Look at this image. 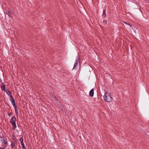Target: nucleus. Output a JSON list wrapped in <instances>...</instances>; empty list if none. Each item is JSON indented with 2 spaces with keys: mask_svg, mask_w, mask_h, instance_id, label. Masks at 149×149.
<instances>
[{
  "mask_svg": "<svg viewBox=\"0 0 149 149\" xmlns=\"http://www.w3.org/2000/svg\"><path fill=\"white\" fill-rule=\"evenodd\" d=\"M6 14L9 16V17H11L12 14L11 13L9 12H6Z\"/></svg>",
  "mask_w": 149,
  "mask_h": 149,
  "instance_id": "9b49d317",
  "label": "nucleus"
},
{
  "mask_svg": "<svg viewBox=\"0 0 149 149\" xmlns=\"http://www.w3.org/2000/svg\"><path fill=\"white\" fill-rule=\"evenodd\" d=\"M11 102H12V103L13 104V105L14 107L16 106L15 104V101L14 99L11 100Z\"/></svg>",
  "mask_w": 149,
  "mask_h": 149,
  "instance_id": "1a4fd4ad",
  "label": "nucleus"
},
{
  "mask_svg": "<svg viewBox=\"0 0 149 149\" xmlns=\"http://www.w3.org/2000/svg\"><path fill=\"white\" fill-rule=\"evenodd\" d=\"M103 24H106V22L105 21H103Z\"/></svg>",
  "mask_w": 149,
  "mask_h": 149,
  "instance_id": "a211bd4d",
  "label": "nucleus"
},
{
  "mask_svg": "<svg viewBox=\"0 0 149 149\" xmlns=\"http://www.w3.org/2000/svg\"><path fill=\"white\" fill-rule=\"evenodd\" d=\"M0 149H2V148L0 147Z\"/></svg>",
  "mask_w": 149,
  "mask_h": 149,
  "instance_id": "412c9836",
  "label": "nucleus"
},
{
  "mask_svg": "<svg viewBox=\"0 0 149 149\" xmlns=\"http://www.w3.org/2000/svg\"><path fill=\"white\" fill-rule=\"evenodd\" d=\"M20 141H21V143L22 144V147H24L25 146L24 143L23 142V139L22 138H21L20 139Z\"/></svg>",
  "mask_w": 149,
  "mask_h": 149,
  "instance_id": "6e6552de",
  "label": "nucleus"
},
{
  "mask_svg": "<svg viewBox=\"0 0 149 149\" xmlns=\"http://www.w3.org/2000/svg\"><path fill=\"white\" fill-rule=\"evenodd\" d=\"M1 88L2 90H4L5 91V90L6 89V86L5 84L3 83H2L1 86Z\"/></svg>",
  "mask_w": 149,
  "mask_h": 149,
  "instance_id": "0eeeda50",
  "label": "nucleus"
},
{
  "mask_svg": "<svg viewBox=\"0 0 149 149\" xmlns=\"http://www.w3.org/2000/svg\"><path fill=\"white\" fill-rule=\"evenodd\" d=\"M5 92H6V94L10 97V96L12 95V93L10 91L8 90H5Z\"/></svg>",
  "mask_w": 149,
  "mask_h": 149,
  "instance_id": "423d86ee",
  "label": "nucleus"
},
{
  "mask_svg": "<svg viewBox=\"0 0 149 149\" xmlns=\"http://www.w3.org/2000/svg\"><path fill=\"white\" fill-rule=\"evenodd\" d=\"M94 94V90L93 88L89 92L90 95L92 97L93 96Z\"/></svg>",
  "mask_w": 149,
  "mask_h": 149,
  "instance_id": "39448f33",
  "label": "nucleus"
},
{
  "mask_svg": "<svg viewBox=\"0 0 149 149\" xmlns=\"http://www.w3.org/2000/svg\"><path fill=\"white\" fill-rule=\"evenodd\" d=\"M16 119L15 116H13L12 117L10 121V123L13 125V129L15 130V128L17 127L16 123Z\"/></svg>",
  "mask_w": 149,
  "mask_h": 149,
  "instance_id": "f03ea898",
  "label": "nucleus"
},
{
  "mask_svg": "<svg viewBox=\"0 0 149 149\" xmlns=\"http://www.w3.org/2000/svg\"><path fill=\"white\" fill-rule=\"evenodd\" d=\"M10 100H13V99H14V98H13V96H12V95H11V96H10Z\"/></svg>",
  "mask_w": 149,
  "mask_h": 149,
  "instance_id": "4468645a",
  "label": "nucleus"
},
{
  "mask_svg": "<svg viewBox=\"0 0 149 149\" xmlns=\"http://www.w3.org/2000/svg\"><path fill=\"white\" fill-rule=\"evenodd\" d=\"M53 99H54V100H55V101H56L57 100V99H56V97L55 96H54L53 97Z\"/></svg>",
  "mask_w": 149,
  "mask_h": 149,
  "instance_id": "2eb2a0df",
  "label": "nucleus"
},
{
  "mask_svg": "<svg viewBox=\"0 0 149 149\" xmlns=\"http://www.w3.org/2000/svg\"><path fill=\"white\" fill-rule=\"evenodd\" d=\"M12 113H10L8 114V116H11L12 115Z\"/></svg>",
  "mask_w": 149,
  "mask_h": 149,
  "instance_id": "dca6fc26",
  "label": "nucleus"
},
{
  "mask_svg": "<svg viewBox=\"0 0 149 149\" xmlns=\"http://www.w3.org/2000/svg\"><path fill=\"white\" fill-rule=\"evenodd\" d=\"M104 98L105 101L107 102H110L112 101V98L109 93H106L104 95Z\"/></svg>",
  "mask_w": 149,
  "mask_h": 149,
  "instance_id": "f257e3e1",
  "label": "nucleus"
},
{
  "mask_svg": "<svg viewBox=\"0 0 149 149\" xmlns=\"http://www.w3.org/2000/svg\"><path fill=\"white\" fill-rule=\"evenodd\" d=\"M0 140L1 142L4 144H6L8 143L7 141H6L3 137H0Z\"/></svg>",
  "mask_w": 149,
  "mask_h": 149,
  "instance_id": "20e7f679",
  "label": "nucleus"
},
{
  "mask_svg": "<svg viewBox=\"0 0 149 149\" xmlns=\"http://www.w3.org/2000/svg\"><path fill=\"white\" fill-rule=\"evenodd\" d=\"M127 24L128 25H129V26H130V27H132V26L130 24H129V23H127Z\"/></svg>",
  "mask_w": 149,
  "mask_h": 149,
  "instance_id": "f3484780",
  "label": "nucleus"
},
{
  "mask_svg": "<svg viewBox=\"0 0 149 149\" xmlns=\"http://www.w3.org/2000/svg\"><path fill=\"white\" fill-rule=\"evenodd\" d=\"M11 145L12 148H14L15 146V144L14 143L12 142L11 143Z\"/></svg>",
  "mask_w": 149,
  "mask_h": 149,
  "instance_id": "ddd939ff",
  "label": "nucleus"
},
{
  "mask_svg": "<svg viewBox=\"0 0 149 149\" xmlns=\"http://www.w3.org/2000/svg\"><path fill=\"white\" fill-rule=\"evenodd\" d=\"M14 107V108H15V113H16L17 114L18 113V111L17 110V106H15V107Z\"/></svg>",
  "mask_w": 149,
  "mask_h": 149,
  "instance_id": "f8f14e48",
  "label": "nucleus"
},
{
  "mask_svg": "<svg viewBox=\"0 0 149 149\" xmlns=\"http://www.w3.org/2000/svg\"><path fill=\"white\" fill-rule=\"evenodd\" d=\"M102 15L104 17H105L106 16L105 9L103 10Z\"/></svg>",
  "mask_w": 149,
  "mask_h": 149,
  "instance_id": "9d476101",
  "label": "nucleus"
},
{
  "mask_svg": "<svg viewBox=\"0 0 149 149\" xmlns=\"http://www.w3.org/2000/svg\"><path fill=\"white\" fill-rule=\"evenodd\" d=\"M124 23L125 24H127V23L126 22H124Z\"/></svg>",
  "mask_w": 149,
  "mask_h": 149,
  "instance_id": "aec40b11",
  "label": "nucleus"
},
{
  "mask_svg": "<svg viewBox=\"0 0 149 149\" xmlns=\"http://www.w3.org/2000/svg\"><path fill=\"white\" fill-rule=\"evenodd\" d=\"M79 56H78L77 57L75 60V61L74 63V67L73 68L72 70H73L77 66V65L79 62Z\"/></svg>",
  "mask_w": 149,
  "mask_h": 149,
  "instance_id": "7ed1b4c3",
  "label": "nucleus"
},
{
  "mask_svg": "<svg viewBox=\"0 0 149 149\" xmlns=\"http://www.w3.org/2000/svg\"><path fill=\"white\" fill-rule=\"evenodd\" d=\"M22 148H23V149H26V148L25 146L24 147H22Z\"/></svg>",
  "mask_w": 149,
  "mask_h": 149,
  "instance_id": "6ab92c4d",
  "label": "nucleus"
}]
</instances>
